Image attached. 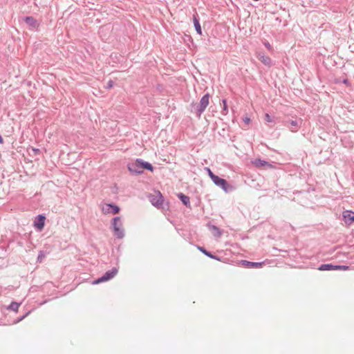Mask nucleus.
I'll return each instance as SVG.
<instances>
[{"label":"nucleus","mask_w":354,"mask_h":354,"mask_svg":"<svg viewBox=\"0 0 354 354\" xmlns=\"http://www.w3.org/2000/svg\"><path fill=\"white\" fill-rule=\"evenodd\" d=\"M209 97L210 95L209 93H206L204 95L200 100L198 104L192 103L191 104L192 110L191 111L196 114V115L200 118L202 113L205 111L206 108L209 104Z\"/></svg>","instance_id":"obj_1"},{"label":"nucleus","mask_w":354,"mask_h":354,"mask_svg":"<svg viewBox=\"0 0 354 354\" xmlns=\"http://www.w3.org/2000/svg\"><path fill=\"white\" fill-rule=\"evenodd\" d=\"M149 199L153 206L159 209H165L168 207L167 203H165L163 196L159 191L156 192L154 194H150L149 196Z\"/></svg>","instance_id":"obj_2"},{"label":"nucleus","mask_w":354,"mask_h":354,"mask_svg":"<svg viewBox=\"0 0 354 354\" xmlns=\"http://www.w3.org/2000/svg\"><path fill=\"white\" fill-rule=\"evenodd\" d=\"M212 180L218 187H221L225 192H230L233 190V186L228 184L227 181L218 176L212 177Z\"/></svg>","instance_id":"obj_3"},{"label":"nucleus","mask_w":354,"mask_h":354,"mask_svg":"<svg viewBox=\"0 0 354 354\" xmlns=\"http://www.w3.org/2000/svg\"><path fill=\"white\" fill-rule=\"evenodd\" d=\"M118 270L116 268H113L111 270L106 271L102 277L95 279L93 281L94 284H98L102 282L107 281L113 279L118 273Z\"/></svg>","instance_id":"obj_4"},{"label":"nucleus","mask_w":354,"mask_h":354,"mask_svg":"<svg viewBox=\"0 0 354 354\" xmlns=\"http://www.w3.org/2000/svg\"><path fill=\"white\" fill-rule=\"evenodd\" d=\"M141 159L138 158L134 162L127 165L129 171L133 174H140L142 173Z\"/></svg>","instance_id":"obj_5"},{"label":"nucleus","mask_w":354,"mask_h":354,"mask_svg":"<svg viewBox=\"0 0 354 354\" xmlns=\"http://www.w3.org/2000/svg\"><path fill=\"white\" fill-rule=\"evenodd\" d=\"M301 124V119L288 120L285 122V126L292 132H297Z\"/></svg>","instance_id":"obj_6"},{"label":"nucleus","mask_w":354,"mask_h":354,"mask_svg":"<svg viewBox=\"0 0 354 354\" xmlns=\"http://www.w3.org/2000/svg\"><path fill=\"white\" fill-rule=\"evenodd\" d=\"M342 218L346 224H351L354 222V212L351 210H345L342 213Z\"/></svg>","instance_id":"obj_7"},{"label":"nucleus","mask_w":354,"mask_h":354,"mask_svg":"<svg viewBox=\"0 0 354 354\" xmlns=\"http://www.w3.org/2000/svg\"><path fill=\"white\" fill-rule=\"evenodd\" d=\"M24 20L26 23V24L29 26L30 29H31V30H35L39 27V24L32 17H30V16L26 17H24Z\"/></svg>","instance_id":"obj_8"},{"label":"nucleus","mask_w":354,"mask_h":354,"mask_svg":"<svg viewBox=\"0 0 354 354\" xmlns=\"http://www.w3.org/2000/svg\"><path fill=\"white\" fill-rule=\"evenodd\" d=\"M257 58L266 66L271 67L272 65V59L270 57L266 55L263 53H259L257 55Z\"/></svg>","instance_id":"obj_9"},{"label":"nucleus","mask_w":354,"mask_h":354,"mask_svg":"<svg viewBox=\"0 0 354 354\" xmlns=\"http://www.w3.org/2000/svg\"><path fill=\"white\" fill-rule=\"evenodd\" d=\"M105 213H111L116 214L120 212V207L114 204H107L106 207L102 209Z\"/></svg>","instance_id":"obj_10"},{"label":"nucleus","mask_w":354,"mask_h":354,"mask_svg":"<svg viewBox=\"0 0 354 354\" xmlns=\"http://www.w3.org/2000/svg\"><path fill=\"white\" fill-rule=\"evenodd\" d=\"M46 217L44 215H38L34 222V225L38 230H41L44 227Z\"/></svg>","instance_id":"obj_11"},{"label":"nucleus","mask_w":354,"mask_h":354,"mask_svg":"<svg viewBox=\"0 0 354 354\" xmlns=\"http://www.w3.org/2000/svg\"><path fill=\"white\" fill-rule=\"evenodd\" d=\"M208 228L215 237L218 238L222 235L221 230L216 225L209 224Z\"/></svg>","instance_id":"obj_12"},{"label":"nucleus","mask_w":354,"mask_h":354,"mask_svg":"<svg viewBox=\"0 0 354 354\" xmlns=\"http://www.w3.org/2000/svg\"><path fill=\"white\" fill-rule=\"evenodd\" d=\"M193 21H194V27H195V29H196V31L197 32V33L199 35H202V30H201V27L200 22H199V19L198 17L197 14L194 15Z\"/></svg>","instance_id":"obj_13"},{"label":"nucleus","mask_w":354,"mask_h":354,"mask_svg":"<svg viewBox=\"0 0 354 354\" xmlns=\"http://www.w3.org/2000/svg\"><path fill=\"white\" fill-rule=\"evenodd\" d=\"M242 263L244 266H246L249 268H260L262 266L263 263L262 262H251L246 260L242 261Z\"/></svg>","instance_id":"obj_14"},{"label":"nucleus","mask_w":354,"mask_h":354,"mask_svg":"<svg viewBox=\"0 0 354 354\" xmlns=\"http://www.w3.org/2000/svg\"><path fill=\"white\" fill-rule=\"evenodd\" d=\"M318 270L322 271L336 270V265H333L331 263L322 264L319 266Z\"/></svg>","instance_id":"obj_15"},{"label":"nucleus","mask_w":354,"mask_h":354,"mask_svg":"<svg viewBox=\"0 0 354 354\" xmlns=\"http://www.w3.org/2000/svg\"><path fill=\"white\" fill-rule=\"evenodd\" d=\"M178 197L185 206L187 207L190 205V200L189 196L185 195L183 193H180L178 194Z\"/></svg>","instance_id":"obj_16"},{"label":"nucleus","mask_w":354,"mask_h":354,"mask_svg":"<svg viewBox=\"0 0 354 354\" xmlns=\"http://www.w3.org/2000/svg\"><path fill=\"white\" fill-rule=\"evenodd\" d=\"M253 164L257 167H266V166H270V164L268 162L261 160V159H259V158L255 159L254 161L253 162Z\"/></svg>","instance_id":"obj_17"},{"label":"nucleus","mask_w":354,"mask_h":354,"mask_svg":"<svg viewBox=\"0 0 354 354\" xmlns=\"http://www.w3.org/2000/svg\"><path fill=\"white\" fill-rule=\"evenodd\" d=\"M113 230L114 236H115L118 239H122L124 236V231L122 227H115V230Z\"/></svg>","instance_id":"obj_18"},{"label":"nucleus","mask_w":354,"mask_h":354,"mask_svg":"<svg viewBox=\"0 0 354 354\" xmlns=\"http://www.w3.org/2000/svg\"><path fill=\"white\" fill-rule=\"evenodd\" d=\"M111 225H112L113 230H115V227H122V223L121 221L120 217H119V216L114 217L112 220Z\"/></svg>","instance_id":"obj_19"},{"label":"nucleus","mask_w":354,"mask_h":354,"mask_svg":"<svg viewBox=\"0 0 354 354\" xmlns=\"http://www.w3.org/2000/svg\"><path fill=\"white\" fill-rule=\"evenodd\" d=\"M198 249L202 252L205 255H206L207 257L211 258V259H216V260H219V258L217 257L216 256L214 255L213 254H212L210 252L207 251V250H205L203 247H201V246H198Z\"/></svg>","instance_id":"obj_20"},{"label":"nucleus","mask_w":354,"mask_h":354,"mask_svg":"<svg viewBox=\"0 0 354 354\" xmlns=\"http://www.w3.org/2000/svg\"><path fill=\"white\" fill-rule=\"evenodd\" d=\"M140 164L142 165V171L144 169H146V170H148V171H153V167L149 162H145V161H144L143 160L141 159V163Z\"/></svg>","instance_id":"obj_21"},{"label":"nucleus","mask_w":354,"mask_h":354,"mask_svg":"<svg viewBox=\"0 0 354 354\" xmlns=\"http://www.w3.org/2000/svg\"><path fill=\"white\" fill-rule=\"evenodd\" d=\"M21 304L12 301L10 306L8 307V310L17 312L18 310L19 307L20 306Z\"/></svg>","instance_id":"obj_22"},{"label":"nucleus","mask_w":354,"mask_h":354,"mask_svg":"<svg viewBox=\"0 0 354 354\" xmlns=\"http://www.w3.org/2000/svg\"><path fill=\"white\" fill-rule=\"evenodd\" d=\"M222 102L223 104V110L221 111V113L223 115H227V112H228V109H227V105L226 100L223 99L222 100Z\"/></svg>","instance_id":"obj_23"},{"label":"nucleus","mask_w":354,"mask_h":354,"mask_svg":"<svg viewBox=\"0 0 354 354\" xmlns=\"http://www.w3.org/2000/svg\"><path fill=\"white\" fill-rule=\"evenodd\" d=\"M45 257V254L43 251H39L38 257H37V261L41 262L43 258Z\"/></svg>","instance_id":"obj_24"},{"label":"nucleus","mask_w":354,"mask_h":354,"mask_svg":"<svg viewBox=\"0 0 354 354\" xmlns=\"http://www.w3.org/2000/svg\"><path fill=\"white\" fill-rule=\"evenodd\" d=\"M205 169L207 171L209 178L212 179V177L215 176L216 175L212 171V170L209 167H205Z\"/></svg>","instance_id":"obj_25"},{"label":"nucleus","mask_w":354,"mask_h":354,"mask_svg":"<svg viewBox=\"0 0 354 354\" xmlns=\"http://www.w3.org/2000/svg\"><path fill=\"white\" fill-rule=\"evenodd\" d=\"M348 266H347L336 265V270H348Z\"/></svg>","instance_id":"obj_26"},{"label":"nucleus","mask_w":354,"mask_h":354,"mask_svg":"<svg viewBox=\"0 0 354 354\" xmlns=\"http://www.w3.org/2000/svg\"><path fill=\"white\" fill-rule=\"evenodd\" d=\"M265 120L268 122H272L271 117H270V115L268 113H266V115H265Z\"/></svg>","instance_id":"obj_27"},{"label":"nucleus","mask_w":354,"mask_h":354,"mask_svg":"<svg viewBox=\"0 0 354 354\" xmlns=\"http://www.w3.org/2000/svg\"><path fill=\"white\" fill-rule=\"evenodd\" d=\"M113 86V82L112 80H109L107 83V86H106V88H112Z\"/></svg>","instance_id":"obj_28"},{"label":"nucleus","mask_w":354,"mask_h":354,"mask_svg":"<svg viewBox=\"0 0 354 354\" xmlns=\"http://www.w3.org/2000/svg\"><path fill=\"white\" fill-rule=\"evenodd\" d=\"M264 45L268 50L271 49V45L269 44V42L264 43Z\"/></svg>","instance_id":"obj_29"},{"label":"nucleus","mask_w":354,"mask_h":354,"mask_svg":"<svg viewBox=\"0 0 354 354\" xmlns=\"http://www.w3.org/2000/svg\"><path fill=\"white\" fill-rule=\"evenodd\" d=\"M243 121L245 124H248L250 122V119L249 118H245L243 119Z\"/></svg>","instance_id":"obj_30"},{"label":"nucleus","mask_w":354,"mask_h":354,"mask_svg":"<svg viewBox=\"0 0 354 354\" xmlns=\"http://www.w3.org/2000/svg\"><path fill=\"white\" fill-rule=\"evenodd\" d=\"M342 83L344 84H346V85H348V84H349L348 79H344L342 80Z\"/></svg>","instance_id":"obj_31"},{"label":"nucleus","mask_w":354,"mask_h":354,"mask_svg":"<svg viewBox=\"0 0 354 354\" xmlns=\"http://www.w3.org/2000/svg\"><path fill=\"white\" fill-rule=\"evenodd\" d=\"M3 138L1 137V136L0 135V144H3Z\"/></svg>","instance_id":"obj_32"},{"label":"nucleus","mask_w":354,"mask_h":354,"mask_svg":"<svg viewBox=\"0 0 354 354\" xmlns=\"http://www.w3.org/2000/svg\"><path fill=\"white\" fill-rule=\"evenodd\" d=\"M27 315H28V313H27V314H26L25 315H24L23 317H21V318H19V319H18V322H19V321L22 320V319H24V318Z\"/></svg>","instance_id":"obj_33"}]
</instances>
